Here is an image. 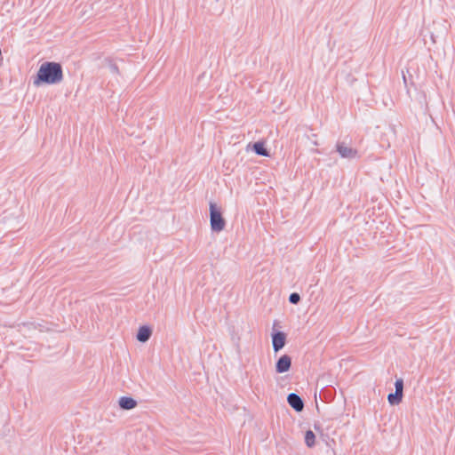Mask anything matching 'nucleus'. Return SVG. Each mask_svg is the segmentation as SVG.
Wrapping results in <instances>:
<instances>
[{"label": "nucleus", "mask_w": 455, "mask_h": 455, "mask_svg": "<svg viewBox=\"0 0 455 455\" xmlns=\"http://www.w3.org/2000/svg\"><path fill=\"white\" fill-rule=\"evenodd\" d=\"M63 79L62 68L57 62H44L37 71V80L35 84L44 83L48 84H59Z\"/></svg>", "instance_id": "nucleus-1"}, {"label": "nucleus", "mask_w": 455, "mask_h": 455, "mask_svg": "<svg viewBox=\"0 0 455 455\" xmlns=\"http://www.w3.org/2000/svg\"><path fill=\"white\" fill-rule=\"evenodd\" d=\"M210 225L213 232H221L226 227V220L222 217L220 209L215 203H210Z\"/></svg>", "instance_id": "nucleus-2"}, {"label": "nucleus", "mask_w": 455, "mask_h": 455, "mask_svg": "<svg viewBox=\"0 0 455 455\" xmlns=\"http://www.w3.org/2000/svg\"><path fill=\"white\" fill-rule=\"evenodd\" d=\"M336 148L338 153L343 158L353 159L357 157V150L347 146L345 142H339Z\"/></svg>", "instance_id": "nucleus-3"}, {"label": "nucleus", "mask_w": 455, "mask_h": 455, "mask_svg": "<svg viewBox=\"0 0 455 455\" xmlns=\"http://www.w3.org/2000/svg\"><path fill=\"white\" fill-rule=\"evenodd\" d=\"M291 366V358L288 355H283L275 363V371L277 373L287 372Z\"/></svg>", "instance_id": "nucleus-4"}, {"label": "nucleus", "mask_w": 455, "mask_h": 455, "mask_svg": "<svg viewBox=\"0 0 455 455\" xmlns=\"http://www.w3.org/2000/svg\"><path fill=\"white\" fill-rule=\"evenodd\" d=\"M286 341V335L282 331H277L272 335V345L275 352L281 350Z\"/></svg>", "instance_id": "nucleus-5"}, {"label": "nucleus", "mask_w": 455, "mask_h": 455, "mask_svg": "<svg viewBox=\"0 0 455 455\" xmlns=\"http://www.w3.org/2000/svg\"><path fill=\"white\" fill-rule=\"evenodd\" d=\"M287 402L290 406L298 412L301 411L304 408V403L302 399L295 393H291L288 395Z\"/></svg>", "instance_id": "nucleus-6"}, {"label": "nucleus", "mask_w": 455, "mask_h": 455, "mask_svg": "<svg viewBox=\"0 0 455 455\" xmlns=\"http://www.w3.org/2000/svg\"><path fill=\"white\" fill-rule=\"evenodd\" d=\"M151 334H152V331L148 326H146V325L141 326V327H140V329L138 331L137 339L140 342H143V343L147 342L150 339Z\"/></svg>", "instance_id": "nucleus-7"}, {"label": "nucleus", "mask_w": 455, "mask_h": 455, "mask_svg": "<svg viewBox=\"0 0 455 455\" xmlns=\"http://www.w3.org/2000/svg\"><path fill=\"white\" fill-rule=\"evenodd\" d=\"M118 403L123 410H132L137 406L136 400L128 396H122Z\"/></svg>", "instance_id": "nucleus-8"}, {"label": "nucleus", "mask_w": 455, "mask_h": 455, "mask_svg": "<svg viewBox=\"0 0 455 455\" xmlns=\"http://www.w3.org/2000/svg\"><path fill=\"white\" fill-rule=\"evenodd\" d=\"M254 152L257 155L263 156H268V152L267 148L264 146L263 142L258 141L255 142L252 146Z\"/></svg>", "instance_id": "nucleus-9"}, {"label": "nucleus", "mask_w": 455, "mask_h": 455, "mask_svg": "<svg viewBox=\"0 0 455 455\" xmlns=\"http://www.w3.org/2000/svg\"><path fill=\"white\" fill-rule=\"evenodd\" d=\"M402 398H403V395L399 394L397 392L389 394L387 395V400H388L389 403L392 405L399 404L402 401Z\"/></svg>", "instance_id": "nucleus-10"}, {"label": "nucleus", "mask_w": 455, "mask_h": 455, "mask_svg": "<svg viewBox=\"0 0 455 455\" xmlns=\"http://www.w3.org/2000/svg\"><path fill=\"white\" fill-rule=\"evenodd\" d=\"M315 435L311 430H307L305 435V443L308 447L315 445Z\"/></svg>", "instance_id": "nucleus-11"}, {"label": "nucleus", "mask_w": 455, "mask_h": 455, "mask_svg": "<svg viewBox=\"0 0 455 455\" xmlns=\"http://www.w3.org/2000/svg\"><path fill=\"white\" fill-rule=\"evenodd\" d=\"M395 392L402 394L403 392V380L402 379H396L395 383Z\"/></svg>", "instance_id": "nucleus-12"}, {"label": "nucleus", "mask_w": 455, "mask_h": 455, "mask_svg": "<svg viewBox=\"0 0 455 455\" xmlns=\"http://www.w3.org/2000/svg\"><path fill=\"white\" fill-rule=\"evenodd\" d=\"M300 300V296L299 293L297 292H293L290 295L289 297V301L291 303V304H298Z\"/></svg>", "instance_id": "nucleus-13"}, {"label": "nucleus", "mask_w": 455, "mask_h": 455, "mask_svg": "<svg viewBox=\"0 0 455 455\" xmlns=\"http://www.w3.org/2000/svg\"><path fill=\"white\" fill-rule=\"evenodd\" d=\"M111 68H112L113 72H117L118 71L117 67L116 65L111 66Z\"/></svg>", "instance_id": "nucleus-14"}]
</instances>
